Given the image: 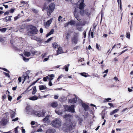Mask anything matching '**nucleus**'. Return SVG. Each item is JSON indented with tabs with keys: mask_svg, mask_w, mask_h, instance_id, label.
Segmentation results:
<instances>
[{
	"mask_svg": "<svg viewBox=\"0 0 133 133\" xmlns=\"http://www.w3.org/2000/svg\"><path fill=\"white\" fill-rule=\"evenodd\" d=\"M50 116L49 115H48L46 116L45 118L43 119L42 120L43 122L44 123H48L50 122V120L49 118L50 117Z\"/></svg>",
	"mask_w": 133,
	"mask_h": 133,
	"instance_id": "6",
	"label": "nucleus"
},
{
	"mask_svg": "<svg viewBox=\"0 0 133 133\" xmlns=\"http://www.w3.org/2000/svg\"><path fill=\"white\" fill-rule=\"evenodd\" d=\"M52 19L51 18V19H50L45 24V26H49L50 25L52 22Z\"/></svg>",
	"mask_w": 133,
	"mask_h": 133,
	"instance_id": "15",
	"label": "nucleus"
},
{
	"mask_svg": "<svg viewBox=\"0 0 133 133\" xmlns=\"http://www.w3.org/2000/svg\"><path fill=\"white\" fill-rule=\"evenodd\" d=\"M23 59L25 62H28L29 60V59L26 58L24 57H23Z\"/></svg>",
	"mask_w": 133,
	"mask_h": 133,
	"instance_id": "49",
	"label": "nucleus"
},
{
	"mask_svg": "<svg viewBox=\"0 0 133 133\" xmlns=\"http://www.w3.org/2000/svg\"><path fill=\"white\" fill-rule=\"evenodd\" d=\"M63 18L61 16H59L58 18V20L59 22H62L63 21V20L62 19Z\"/></svg>",
	"mask_w": 133,
	"mask_h": 133,
	"instance_id": "33",
	"label": "nucleus"
},
{
	"mask_svg": "<svg viewBox=\"0 0 133 133\" xmlns=\"http://www.w3.org/2000/svg\"><path fill=\"white\" fill-rule=\"evenodd\" d=\"M8 122L7 119L3 118L0 122V124L2 126H4L7 124Z\"/></svg>",
	"mask_w": 133,
	"mask_h": 133,
	"instance_id": "7",
	"label": "nucleus"
},
{
	"mask_svg": "<svg viewBox=\"0 0 133 133\" xmlns=\"http://www.w3.org/2000/svg\"><path fill=\"white\" fill-rule=\"evenodd\" d=\"M85 72H84L83 73H80L81 75L82 76H83L85 77H87V76L86 75H85Z\"/></svg>",
	"mask_w": 133,
	"mask_h": 133,
	"instance_id": "43",
	"label": "nucleus"
},
{
	"mask_svg": "<svg viewBox=\"0 0 133 133\" xmlns=\"http://www.w3.org/2000/svg\"><path fill=\"white\" fill-rule=\"evenodd\" d=\"M68 100L69 102L70 103H74L76 102L77 101V98H75L70 99H68Z\"/></svg>",
	"mask_w": 133,
	"mask_h": 133,
	"instance_id": "13",
	"label": "nucleus"
},
{
	"mask_svg": "<svg viewBox=\"0 0 133 133\" xmlns=\"http://www.w3.org/2000/svg\"><path fill=\"white\" fill-rule=\"evenodd\" d=\"M53 38V37H50L48 39H47V40L46 41V43L48 42H49L51 41Z\"/></svg>",
	"mask_w": 133,
	"mask_h": 133,
	"instance_id": "48",
	"label": "nucleus"
},
{
	"mask_svg": "<svg viewBox=\"0 0 133 133\" xmlns=\"http://www.w3.org/2000/svg\"><path fill=\"white\" fill-rule=\"evenodd\" d=\"M2 69H3V70H4V71H6L7 72H8V73H9L10 72L7 69L5 68H2Z\"/></svg>",
	"mask_w": 133,
	"mask_h": 133,
	"instance_id": "51",
	"label": "nucleus"
},
{
	"mask_svg": "<svg viewBox=\"0 0 133 133\" xmlns=\"http://www.w3.org/2000/svg\"><path fill=\"white\" fill-rule=\"evenodd\" d=\"M12 17V16H10L8 17H6L5 18V20L6 21H10L11 20V18Z\"/></svg>",
	"mask_w": 133,
	"mask_h": 133,
	"instance_id": "27",
	"label": "nucleus"
},
{
	"mask_svg": "<svg viewBox=\"0 0 133 133\" xmlns=\"http://www.w3.org/2000/svg\"><path fill=\"white\" fill-rule=\"evenodd\" d=\"M80 12V13L81 15H83L84 14V11L83 10V9H81Z\"/></svg>",
	"mask_w": 133,
	"mask_h": 133,
	"instance_id": "40",
	"label": "nucleus"
},
{
	"mask_svg": "<svg viewBox=\"0 0 133 133\" xmlns=\"http://www.w3.org/2000/svg\"><path fill=\"white\" fill-rule=\"evenodd\" d=\"M18 80L19 81V82L20 83L21 81V77H18Z\"/></svg>",
	"mask_w": 133,
	"mask_h": 133,
	"instance_id": "61",
	"label": "nucleus"
},
{
	"mask_svg": "<svg viewBox=\"0 0 133 133\" xmlns=\"http://www.w3.org/2000/svg\"><path fill=\"white\" fill-rule=\"evenodd\" d=\"M6 98V95H4L3 96H2V99H4Z\"/></svg>",
	"mask_w": 133,
	"mask_h": 133,
	"instance_id": "56",
	"label": "nucleus"
},
{
	"mask_svg": "<svg viewBox=\"0 0 133 133\" xmlns=\"http://www.w3.org/2000/svg\"><path fill=\"white\" fill-rule=\"evenodd\" d=\"M30 29L31 30L30 31V32L31 34H37L38 30L36 27L31 26L30 27Z\"/></svg>",
	"mask_w": 133,
	"mask_h": 133,
	"instance_id": "5",
	"label": "nucleus"
},
{
	"mask_svg": "<svg viewBox=\"0 0 133 133\" xmlns=\"http://www.w3.org/2000/svg\"><path fill=\"white\" fill-rule=\"evenodd\" d=\"M24 54L25 56L29 57L31 53L30 52L25 51L24 52Z\"/></svg>",
	"mask_w": 133,
	"mask_h": 133,
	"instance_id": "22",
	"label": "nucleus"
},
{
	"mask_svg": "<svg viewBox=\"0 0 133 133\" xmlns=\"http://www.w3.org/2000/svg\"><path fill=\"white\" fill-rule=\"evenodd\" d=\"M68 23L69 25H73L75 24V22L73 20H71L70 22H68Z\"/></svg>",
	"mask_w": 133,
	"mask_h": 133,
	"instance_id": "28",
	"label": "nucleus"
},
{
	"mask_svg": "<svg viewBox=\"0 0 133 133\" xmlns=\"http://www.w3.org/2000/svg\"><path fill=\"white\" fill-rule=\"evenodd\" d=\"M6 30V29L5 28L0 29V31L3 32H5Z\"/></svg>",
	"mask_w": 133,
	"mask_h": 133,
	"instance_id": "35",
	"label": "nucleus"
},
{
	"mask_svg": "<svg viewBox=\"0 0 133 133\" xmlns=\"http://www.w3.org/2000/svg\"><path fill=\"white\" fill-rule=\"evenodd\" d=\"M63 51L62 49V48L60 47L58 48V50L57 51V53L56 54V55H58L59 54L63 53Z\"/></svg>",
	"mask_w": 133,
	"mask_h": 133,
	"instance_id": "9",
	"label": "nucleus"
},
{
	"mask_svg": "<svg viewBox=\"0 0 133 133\" xmlns=\"http://www.w3.org/2000/svg\"><path fill=\"white\" fill-rule=\"evenodd\" d=\"M70 65L69 64H68L67 65H65L64 66V68L65 69V70L66 71H68V67Z\"/></svg>",
	"mask_w": 133,
	"mask_h": 133,
	"instance_id": "30",
	"label": "nucleus"
},
{
	"mask_svg": "<svg viewBox=\"0 0 133 133\" xmlns=\"http://www.w3.org/2000/svg\"><path fill=\"white\" fill-rule=\"evenodd\" d=\"M8 98L9 100L10 101L12 99V98L11 96H10L9 95H8Z\"/></svg>",
	"mask_w": 133,
	"mask_h": 133,
	"instance_id": "47",
	"label": "nucleus"
},
{
	"mask_svg": "<svg viewBox=\"0 0 133 133\" xmlns=\"http://www.w3.org/2000/svg\"><path fill=\"white\" fill-rule=\"evenodd\" d=\"M37 81H36V82H33V83H32V84L30 85L29 87H28V88H27V89H28L31 86H32V85H33L35 84V83H36L37 82Z\"/></svg>",
	"mask_w": 133,
	"mask_h": 133,
	"instance_id": "54",
	"label": "nucleus"
},
{
	"mask_svg": "<svg viewBox=\"0 0 133 133\" xmlns=\"http://www.w3.org/2000/svg\"><path fill=\"white\" fill-rule=\"evenodd\" d=\"M84 14H85L87 15H88L90 14V13L89 12V10L88 9H86L84 11Z\"/></svg>",
	"mask_w": 133,
	"mask_h": 133,
	"instance_id": "34",
	"label": "nucleus"
},
{
	"mask_svg": "<svg viewBox=\"0 0 133 133\" xmlns=\"http://www.w3.org/2000/svg\"><path fill=\"white\" fill-rule=\"evenodd\" d=\"M52 46L54 48H56L58 46V45L57 43H54L52 44Z\"/></svg>",
	"mask_w": 133,
	"mask_h": 133,
	"instance_id": "31",
	"label": "nucleus"
},
{
	"mask_svg": "<svg viewBox=\"0 0 133 133\" xmlns=\"http://www.w3.org/2000/svg\"><path fill=\"white\" fill-rule=\"evenodd\" d=\"M55 132L54 129H49L46 131V133H54Z\"/></svg>",
	"mask_w": 133,
	"mask_h": 133,
	"instance_id": "18",
	"label": "nucleus"
},
{
	"mask_svg": "<svg viewBox=\"0 0 133 133\" xmlns=\"http://www.w3.org/2000/svg\"><path fill=\"white\" fill-rule=\"evenodd\" d=\"M14 11V9H11L10 11V12L11 13H13Z\"/></svg>",
	"mask_w": 133,
	"mask_h": 133,
	"instance_id": "55",
	"label": "nucleus"
},
{
	"mask_svg": "<svg viewBox=\"0 0 133 133\" xmlns=\"http://www.w3.org/2000/svg\"><path fill=\"white\" fill-rule=\"evenodd\" d=\"M40 111V114L42 116H41V117H43L45 115V114L46 112V111L44 109H43L42 110L41 112V111Z\"/></svg>",
	"mask_w": 133,
	"mask_h": 133,
	"instance_id": "20",
	"label": "nucleus"
},
{
	"mask_svg": "<svg viewBox=\"0 0 133 133\" xmlns=\"http://www.w3.org/2000/svg\"><path fill=\"white\" fill-rule=\"evenodd\" d=\"M49 76H47L45 77H44L43 78V81H47V79H49Z\"/></svg>",
	"mask_w": 133,
	"mask_h": 133,
	"instance_id": "38",
	"label": "nucleus"
},
{
	"mask_svg": "<svg viewBox=\"0 0 133 133\" xmlns=\"http://www.w3.org/2000/svg\"><path fill=\"white\" fill-rule=\"evenodd\" d=\"M75 125V123H72V122H71V125H67L66 129L65 130V132L67 133H70V132L71 131L72 129V126L74 127Z\"/></svg>",
	"mask_w": 133,
	"mask_h": 133,
	"instance_id": "3",
	"label": "nucleus"
},
{
	"mask_svg": "<svg viewBox=\"0 0 133 133\" xmlns=\"http://www.w3.org/2000/svg\"><path fill=\"white\" fill-rule=\"evenodd\" d=\"M82 105L85 111H88L89 109V107L87 104H85L84 103H82Z\"/></svg>",
	"mask_w": 133,
	"mask_h": 133,
	"instance_id": "8",
	"label": "nucleus"
},
{
	"mask_svg": "<svg viewBox=\"0 0 133 133\" xmlns=\"http://www.w3.org/2000/svg\"><path fill=\"white\" fill-rule=\"evenodd\" d=\"M99 46L98 45V44L96 43V48L98 50H100V49H99Z\"/></svg>",
	"mask_w": 133,
	"mask_h": 133,
	"instance_id": "52",
	"label": "nucleus"
},
{
	"mask_svg": "<svg viewBox=\"0 0 133 133\" xmlns=\"http://www.w3.org/2000/svg\"><path fill=\"white\" fill-rule=\"evenodd\" d=\"M9 12V11H6L4 13V15H8Z\"/></svg>",
	"mask_w": 133,
	"mask_h": 133,
	"instance_id": "59",
	"label": "nucleus"
},
{
	"mask_svg": "<svg viewBox=\"0 0 133 133\" xmlns=\"http://www.w3.org/2000/svg\"><path fill=\"white\" fill-rule=\"evenodd\" d=\"M74 106L73 105H71L69 107L68 109V111L69 112H74Z\"/></svg>",
	"mask_w": 133,
	"mask_h": 133,
	"instance_id": "10",
	"label": "nucleus"
},
{
	"mask_svg": "<svg viewBox=\"0 0 133 133\" xmlns=\"http://www.w3.org/2000/svg\"><path fill=\"white\" fill-rule=\"evenodd\" d=\"M30 72V71L28 70L25 72L23 73V74L22 76V78H24V81L22 82V83H23L25 80H28L29 78V76L28 75L29 74Z\"/></svg>",
	"mask_w": 133,
	"mask_h": 133,
	"instance_id": "4",
	"label": "nucleus"
},
{
	"mask_svg": "<svg viewBox=\"0 0 133 133\" xmlns=\"http://www.w3.org/2000/svg\"><path fill=\"white\" fill-rule=\"evenodd\" d=\"M38 98V97H37V96L35 95L32 97H31L29 98V99L31 100L35 101L37 100Z\"/></svg>",
	"mask_w": 133,
	"mask_h": 133,
	"instance_id": "19",
	"label": "nucleus"
},
{
	"mask_svg": "<svg viewBox=\"0 0 133 133\" xmlns=\"http://www.w3.org/2000/svg\"><path fill=\"white\" fill-rule=\"evenodd\" d=\"M54 30L53 29H52L51 31L46 35V37H47L51 34H53L54 32Z\"/></svg>",
	"mask_w": 133,
	"mask_h": 133,
	"instance_id": "21",
	"label": "nucleus"
},
{
	"mask_svg": "<svg viewBox=\"0 0 133 133\" xmlns=\"http://www.w3.org/2000/svg\"><path fill=\"white\" fill-rule=\"evenodd\" d=\"M58 105L57 102H54L51 104V106L53 107H55Z\"/></svg>",
	"mask_w": 133,
	"mask_h": 133,
	"instance_id": "26",
	"label": "nucleus"
},
{
	"mask_svg": "<svg viewBox=\"0 0 133 133\" xmlns=\"http://www.w3.org/2000/svg\"><path fill=\"white\" fill-rule=\"evenodd\" d=\"M55 8V5L54 3H51L48 6L46 10L47 12L48 15L49 16L51 14L54 10Z\"/></svg>",
	"mask_w": 133,
	"mask_h": 133,
	"instance_id": "2",
	"label": "nucleus"
},
{
	"mask_svg": "<svg viewBox=\"0 0 133 133\" xmlns=\"http://www.w3.org/2000/svg\"><path fill=\"white\" fill-rule=\"evenodd\" d=\"M111 99L110 98H107V99H105V101H106L105 102H109V101L110 100H111Z\"/></svg>",
	"mask_w": 133,
	"mask_h": 133,
	"instance_id": "53",
	"label": "nucleus"
},
{
	"mask_svg": "<svg viewBox=\"0 0 133 133\" xmlns=\"http://www.w3.org/2000/svg\"><path fill=\"white\" fill-rule=\"evenodd\" d=\"M119 110V109H116L112 111L110 113V115H112L116 113L117 111H118Z\"/></svg>",
	"mask_w": 133,
	"mask_h": 133,
	"instance_id": "24",
	"label": "nucleus"
},
{
	"mask_svg": "<svg viewBox=\"0 0 133 133\" xmlns=\"http://www.w3.org/2000/svg\"><path fill=\"white\" fill-rule=\"evenodd\" d=\"M74 11H75V13L74 14V16H75V18H76L77 20H78L79 21H80V20H81V19H79V17L77 16V15H76V13L78 12V11L76 9V8H75V10Z\"/></svg>",
	"mask_w": 133,
	"mask_h": 133,
	"instance_id": "17",
	"label": "nucleus"
},
{
	"mask_svg": "<svg viewBox=\"0 0 133 133\" xmlns=\"http://www.w3.org/2000/svg\"><path fill=\"white\" fill-rule=\"evenodd\" d=\"M84 4L83 3V2L81 1V3H80L79 9H83L84 8Z\"/></svg>",
	"mask_w": 133,
	"mask_h": 133,
	"instance_id": "16",
	"label": "nucleus"
},
{
	"mask_svg": "<svg viewBox=\"0 0 133 133\" xmlns=\"http://www.w3.org/2000/svg\"><path fill=\"white\" fill-rule=\"evenodd\" d=\"M79 35L78 33H74V37H77V36H78Z\"/></svg>",
	"mask_w": 133,
	"mask_h": 133,
	"instance_id": "50",
	"label": "nucleus"
},
{
	"mask_svg": "<svg viewBox=\"0 0 133 133\" xmlns=\"http://www.w3.org/2000/svg\"><path fill=\"white\" fill-rule=\"evenodd\" d=\"M39 87L40 90H45L47 88L45 85H40L39 86Z\"/></svg>",
	"mask_w": 133,
	"mask_h": 133,
	"instance_id": "23",
	"label": "nucleus"
},
{
	"mask_svg": "<svg viewBox=\"0 0 133 133\" xmlns=\"http://www.w3.org/2000/svg\"><path fill=\"white\" fill-rule=\"evenodd\" d=\"M130 33L129 32H127L126 34V37L129 38H130Z\"/></svg>",
	"mask_w": 133,
	"mask_h": 133,
	"instance_id": "39",
	"label": "nucleus"
},
{
	"mask_svg": "<svg viewBox=\"0 0 133 133\" xmlns=\"http://www.w3.org/2000/svg\"><path fill=\"white\" fill-rule=\"evenodd\" d=\"M32 10L33 11V12L35 13H37L38 12V11H37V10L35 9H32Z\"/></svg>",
	"mask_w": 133,
	"mask_h": 133,
	"instance_id": "44",
	"label": "nucleus"
},
{
	"mask_svg": "<svg viewBox=\"0 0 133 133\" xmlns=\"http://www.w3.org/2000/svg\"><path fill=\"white\" fill-rule=\"evenodd\" d=\"M18 119V117H16L15 118L13 119L12 120V121H17Z\"/></svg>",
	"mask_w": 133,
	"mask_h": 133,
	"instance_id": "58",
	"label": "nucleus"
},
{
	"mask_svg": "<svg viewBox=\"0 0 133 133\" xmlns=\"http://www.w3.org/2000/svg\"><path fill=\"white\" fill-rule=\"evenodd\" d=\"M81 25V24L79 23H77L76 24V27H78V26H80Z\"/></svg>",
	"mask_w": 133,
	"mask_h": 133,
	"instance_id": "60",
	"label": "nucleus"
},
{
	"mask_svg": "<svg viewBox=\"0 0 133 133\" xmlns=\"http://www.w3.org/2000/svg\"><path fill=\"white\" fill-rule=\"evenodd\" d=\"M77 29L79 31H81L82 30V28L80 26H78L77 27Z\"/></svg>",
	"mask_w": 133,
	"mask_h": 133,
	"instance_id": "46",
	"label": "nucleus"
},
{
	"mask_svg": "<svg viewBox=\"0 0 133 133\" xmlns=\"http://www.w3.org/2000/svg\"><path fill=\"white\" fill-rule=\"evenodd\" d=\"M55 112H56V113L58 115H61L62 113L61 112H60L59 111H55Z\"/></svg>",
	"mask_w": 133,
	"mask_h": 133,
	"instance_id": "45",
	"label": "nucleus"
},
{
	"mask_svg": "<svg viewBox=\"0 0 133 133\" xmlns=\"http://www.w3.org/2000/svg\"><path fill=\"white\" fill-rule=\"evenodd\" d=\"M84 60V58H82L81 59H78V62H82V61H83Z\"/></svg>",
	"mask_w": 133,
	"mask_h": 133,
	"instance_id": "57",
	"label": "nucleus"
},
{
	"mask_svg": "<svg viewBox=\"0 0 133 133\" xmlns=\"http://www.w3.org/2000/svg\"><path fill=\"white\" fill-rule=\"evenodd\" d=\"M3 73L7 77H8L9 78H10V76L9 75L8 73H7L5 72H3Z\"/></svg>",
	"mask_w": 133,
	"mask_h": 133,
	"instance_id": "42",
	"label": "nucleus"
},
{
	"mask_svg": "<svg viewBox=\"0 0 133 133\" xmlns=\"http://www.w3.org/2000/svg\"><path fill=\"white\" fill-rule=\"evenodd\" d=\"M86 31H84L83 32V35H84V37H85L86 36Z\"/></svg>",
	"mask_w": 133,
	"mask_h": 133,
	"instance_id": "62",
	"label": "nucleus"
},
{
	"mask_svg": "<svg viewBox=\"0 0 133 133\" xmlns=\"http://www.w3.org/2000/svg\"><path fill=\"white\" fill-rule=\"evenodd\" d=\"M15 112H12V113L11 114V117L12 118H14L15 116Z\"/></svg>",
	"mask_w": 133,
	"mask_h": 133,
	"instance_id": "37",
	"label": "nucleus"
},
{
	"mask_svg": "<svg viewBox=\"0 0 133 133\" xmlns=\"http://www.w3.org/2000/svg\"><path fill=\"white\" fill-rule=\"evenodd\" d=\"M48 76H49V81H51L54 78V75L53 74H52L50 75H48Z\"/></svg>",
	"mask_w": 133,
	"mask_h": 133,
	"instance_id": "25",
	"label": "nucleus"
},
{
	"mask_svg": "<svg viewBox=\"0 0 133 133\" xmlns=\"http://www.w3.org/2000/svg\"><path fill=\"white\" fill-rule=\"evenodd\" d=\"M64 117L65 119L68 120L69 121H70V119L72 117V116L67 114H65Z\"/></svg>",
	"mask_w": 133,
	"mask_h": 133,
	"instance_id": "12",
	"label": "nucleus"
},
{
	"mask_svg": "<svg viewBox=\"0 0 133 133\" xmlns=\"http://www.w3.org/2000/svg\"><path fill=\"white\" fill-rule=\"evenodd\" d=\"M70 33L69 32H68L67 33L66 36V39L67 40H68L69 38H70Z\"/></svg>",
	"mask_w": 133,
	"mask_h": 133,
	"instance_id": "32",
	"label": "nucleus"
},
{
	"mask_svg": "<svg viewBox=\"0 0 133 133\" xmlns=\"http://www.w3.org/2000/svg\"><path fill=\"white\" fill-rule=\"evenodd\" d=\"M32 112L33 114H34L36 116L40 117L41 116H42L40 114V111H37L34 110Z\"/></svg>",
	"mask_w": 133,
	"mask_h": 133,
	"instance_id": "11",
	"label": "nucleus"
},
{
	"mask_svg": "<svg viewBox=\"0 0 133 133\" xmlns=\"http://www.w3.org/2000/svg\"><path fill=\"white\" fill-rule=\"evenodd\" d=\"M49 59L48 57L46 58H44L43 60V62H46Z\"/></svg>",
	"mask_w": 133,
	"mask_h": 133,
	"instance_id": "63",
	"label": "nucleus"
},
{
	"mask_svg": "<svg viewBox=\"0 0 133 133\" xmlns=\"http://www.w3.org/2000/svg\"><path fill=\"white\" fill-rule=\"evenodd\" d=\"M19 16H20V14H19L17 16L15 17H14V20L15 21H16L19 18V17H20Z\"/></svg>",
	"mask_w": 133,
	"mask_h": 133,
	"instance_id": "41",
	"label": "nucleus"
},
{
	"mask_svg": "<svg viewBox=\"0 0 133 133\" xmlns=\"http://www.w3.org/2000/svg\"><path fill=\"white\" fill-rule=\"evenodd\" d=\"M49 84L50 86H51L52 85V84L51 82V81H50L49 83Z\"/></svg>",
	"mask_w": 133,
	"mask_h": 133,
	"instance_id": "64",
	"label": "nucleus"
},
{
	"mask_svg": "<svg viewBox=\"0 0 133 133\" xmlns=\"http://www.w3.org/2000/svg\"><path fill=\"white\" fill-rule=\"evenodd\" d=\"M36 87L35 86L34 87L33 89V91L32 92V94L33 95H34L35 94L36 92Z\"/></svg>",
	"mask_w": 133,
	"mask_h": 133,
	"instance_id": "29",
	"label": "nucleus"
},
{
	"mask_svg": "<svg viewBox=\"0 0 133 133\" xmlns=\"http://www.w3.org/2000/svg\"><path fill=\"white\" fill-rule=\"evenodd\" d=\"M117 1L118 3V4H119L120 6V8L121 9V6H122V2H121V0H117Z\"/></svg>",
	"mask_w": 133,
	"mask_h": 133,
	"instance_id": "36",
	"label": "nucleus"
},
{
	"mask_svg": "<svg viewBox=\"0 0 133 133\" xmlns=\"http://www.w3.org/2000/svg\"><path fill=\"white\" fill-rule=\"evenodd\" d=\"M50 124L54 127L59 128L61 125V120L59 118H56L51 122Z\"/></svg>",
	"mask_w": 133,
	"mask_h": 133,
	"instance_id": "1",
	"label": "nucleus"
},
{
	"mask_svg": "<svg viewBox=\"0 0 133 133\" xmlns=\"http://www.w3.org/2000/svg\"><path fill=\"white\" fill-rule=\"evenodd\" d=\"M78 38L77 37H74L72 39V43H74L75 44L77 43Z\"/></svg>",
	"mask_w": 133,
	"mask_h": 133,
	"instance_id": "14",
	"label": "nucleus"
}]
</instances>
